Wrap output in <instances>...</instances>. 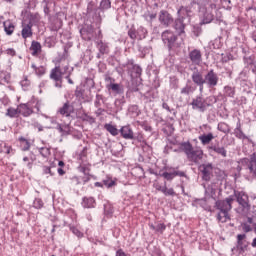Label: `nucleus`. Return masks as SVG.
<instances>
[{
    "label": "nucleus",
    "mask_w": 256,
    "mask_h": 256,
    "mask_svg": "<svg viewBox=\"0 0 256 256\" xmlns=\"http://www.w3.org/2000/svg\"><path fill=\"white\" fill-rule=\"evenodd\" d=\"M235 199L244 209L250 207L248 194L245 193V191L234 189L232 195H228L225 199H217V201H215V207L219 209L217 213L218 221L225 222L227 219H231L229 211H231Z\"/></svg>",
    "instance_id": "1"
},
{
    "label": "nucleus",
    "mask_w": 256,
    "mask_h": 256,
    "mask_svg": "<svg viewBox=\"0 0 256 256\" xmlns=\"http://www.w3.org/2000/svg\"><path fill=\"white\" fill-rule=\"evenodd\" d=\"M149 173L156 175V177H163L165 179L163 185H160V183H154V187L164 195H171L172 197L177 195V193L173 187H167V181H173L177 175L179 177H188L185 171H181L179 167H172L171 165H164V167L159 171H155V169L150 168Z\"/></svg>",
    "instance_id": "2"
},
{
    "label": "nucleus",
    "mask_w": 256,
    "mask_h": 256,
    "mask_svg": "<svg viewBox=\"0 0 256 256\" xmlns=\"http://www.w3.org/2000/svg\"><path fill=\"white\" fill-rule=\"evenodd\" d=\"M198 11L202 16V23L209 25L210 23H222L223 13L214 5L211 0H197Z\"/></svg>",
    "instance_id": "3"
},
{
    "label": "nucleus",
    "mask_w": 256,
    "mask_h": 256,
    "mask_svg": "<svg viewBox=\"0 0 256 256\" xmlns=\"http://www.w3.org/2000/svg\"><path fill=\"white\" fill-rule=\"evenodd\" d=\"M191 79L194 85L199 88L200 93H204L205 85L210 89H214L219 83V75L214 69H209L204 75L203 71H199L197 67H194Z\"/></svg>",
    "instance_id": "4"
},
{
    "label": "nucleus",
    "mask_w": 256,
    "mask_h": 256,
    "mask_svg": "<svg viewBox=\"0 0 256 256\" xmlns=\"http://www.w3.org/2000/svg\"><path fill=\"white\" fill-rule=\"evenodd\" d=\"M119 134L123 139L131 140L133 143H141L142 149L150 151L152 147L147 143L143 133L141 131H137L136 133L133 131L132 125H122L119 129Z\"/></svg>",
    "instance_id": "5"
},
{
    "label": "nucleus",
    "mask_w": 256,
    "mask_h": 256,
    "mask_svg": "<svg viewBox=\"0 0 256 256\" xmlns=\"http://www.w3.org/2000/svg\"><path fill=\"white\" fill-rule=\"evenodd\" d=\"M161 39L163 41L164 47H166L170 53H175L178 51V49H181L183 45V39H180L177 33H175V31H171L170 29L163 31Z\"/></svg>",
    "instance_id": "6"
},
{
    "label": "nucleus",
    "mask_w": 256,
    "mask_h": 256,
    "mask_svg": "<svg viewBox=\"0 0 256 256\" xmlns=\"http://www.w3.org/2000/svg\"><path fill=\"white\" fill-rule=\"evenodd\" d=\"M77 170L83 175H70L69 182L70 185H86L91 181V163L80 162Z\"/></svg>",
    "instance_id": "7"
},
{
    "label": "nucleus",
    "mask_w": 256,
    "mask_h": 256,
    "mask_svg": "<svg viewBox=\"0 0 256 256\" xmlns=\"http://www.w3.org/2000/svg\"><path fill=\"white\" fill-rule=\"evenodd\" d=\"M35 109L37 113H40L41 103L36 97H32L27 103H19V115L23 117H30L32 113H35Z\"/></svg>",
    "instance_id": "8"
},
{
    "label": "nucleus",
    "mask_w": 256,
    "mask_h": 256,
    "mask_svg": "<svg viewBox=\"0 0 256 256\" xmlns=\"http://www.w3.org/2000/svg\"><path fill=\"white\" fill-rule=\"evenodd\" d=\"M104 81L106 82V88L113 95H122L125 91L123 83H116V79L111 77L110 73L104 74Z\"/></svg>",
    "instance_id": "9"
},
{
    "label": "nucleus",
    "mask_w": 256,
    "mask_h": 256,
    "mask_svg": "<svg viewBox=\"0 0 256 256\" xmlns=\"http://www.w3.org/2000/svg\"><path fill=\"white\" fill-rule=\"evenodd\" d=\"M184 150L188 159H191L192 161H194V163H197V161L203 159V149H194L191 141H186V144H184Z\"/></svg>",
    "instance_id": "10"
},
{
    "label": "nucleus",
    "mask_w": 256,
    "mask_h": 256,
    "mask_svg": "<svg viewBox=\"0 0 256 256\" xmlns=\"http://www.w3.org/2000/svg\"><path fill=\"white\" fill-rule=\"evenodd\" d=\"M81 38L84 41H92L95 37V27L93 23H83L78 26Z\"/></svg>",
    "instance_id": "11"
},
{
    "label": "nucleus",
    "mask_w": 256,
    "mask_h": 256,
    "mask_svg": "<svg viewBox=\"0 0 256 256\" xmlns=\"http://www.w3.org/2000/svg\"><path fill=\"white\" fill-rule=\"evenodd\" d=\"M147 35L148 31L146 27H143L142 25L138 27V29L135 28V25H132L130 29H128V37L133 41H136V39L142 41L143 39H146Z\"/></svg>",
    "instance_id": "12"
},
{
    "label": "nucleus",
    "mask_w": 256,
    "mask_h": 256,
    "mask_svg": "<svg viewBox=\"0 0 256 256\" xmlns=\"http://www.w3.org/2000/svg\"><path fill=\"white\" fill-rule=\"evenodd\" d=\"M178 13L182 14L183 23H186L188 25L192 21V17H194L195 13L193 11V3H190L189 5H181L178 8Z\"/></svg>",
    "instance_id": "13"
},
{
    "label": "nucleus",
    "mask_w": 256,
    "mask_h": 256,
    "mask_svg": "<svg viewBox=\"0 0 256 256\" xmlns=\"http://www.w3.org/2000/svg\"><path fill=\"white\" fill-rule=\"evenodd\" d=\"M128 75L132 77V79L141 77L143 73V69L140 65H137L134 59H128L126 62Z\"/></svg>",
    "instance_id": "14"
},
{
    "label": "nucleus",
    "mask_w": 256,
    "mask_h": 256,
    "mask_svg": "<svg viewBox=\"0 0 256 256\" xmlns=\"http://www.w3.org/2000/svg\"><path fill=\"white\" fill-rule=\"evenodd\" d=\"M50 79L55 82V87L62 88L63 87V73L61 65L56 63L55 67L50 71Z\"/></svg>",
    "instance_id": "15"
},
{
    "label": "nucleus",
    "mask_w": 256,
    "mask_h": 256,
    "mask_svg": "<svg viewBox=\"0 0 256 256\" xmlns=\"http://www.w3.org/2000/svg\"><path fill=\"white\" fill-rule=\"evenodd\" d=\"M198 169L202 173L203 181H211L214 169L213 163H202Z\"/></svg>",
    "instance_id": "16"
},
{
    "label": "nucleus",
    "mask_w": 256,
    "mask_h": 256,
    "mask_svg": "<svg viewBox=\"0 0 256 256\" xmlns=\"http://www.w3.org/2000/svg\"><path fill=\"white\" fill-rule=\"evenodd\" d=\"M208 151H214V153H217L222 157H227V149L219 139H215L208 145Z\"/></svg>",
    "instance_id": "17"
},
{
    "label": "nucleus",
    "mask_w": 256,
    "mask_h": 256,
    "mask_svg": "<svg viewBox=\"0 0 256 256\" xmlns=\"http://www.w3.org/2000/svg\"><path fill=\"white\" fill-rule=\"evenodd\" d=\"M177 15H178V17L174 21L173 28L176 31V35L179 37V39H181V35H183L185 33L187 23H184V18H183L182 13H178V11H177Z\"/></svg>",
    "instance_id": "18"
},
{
    "label": "nucleus",
    "mask_w": 256,
    "mask_h": 256,
    "mask_svg": "<svg viewBox=\"0 0 256 256\" xmlns=\"http://www.w3.org/2000/svg\"><path fill=\"white\" fill-rule=\"evenodd\" d=\"M96 47L98 49V53L96 54L97 59H103L104 55H109L111 53V47L109 43L106 41H96Z\"/></svg>",
    "instance_id": "19"
},
{
    "label": "nucleus",
    "mask_w": 256,
    "mask_h": 256,
    "mask_svg": "<svg viewBox=\"0 0 256 256\" xmlns=\"http://www.w3.org/2000/svg\"><path fill=\"white\" fill-rule=\"evenodd\" d=\"M86 15L87 17H92L96 23H99V6L95 1H89Z\"/></svg>",
    "instance_id": "20"
},
{
    "label": "nucleus",
    "mask_w": 256,
    "mask_h": 256,
    "mask_svg": "<svg viewBox=\"0 0 256 256\" xmlns=\"http://www.w3.org/2000/svg\"><path fill=\"white\" fill-rule=\"evenodd\" d=\"M112 7L111 0H101L98 6V23H102L103 17H105V11H109Z\"/></svg>",
    "instance_id": "21"
},
{
    "label": "nucleus",
    "mask_w": 256,
    "mask_h": 256,
    "mask_svg": "<svg viewBox=\"0 0 256 256\" xmlns=\"http://www.w3.org/2000/svg\"><path fill=\"white\" fill-rule=\"evenodd\" d=\"M159 21L161 25L165 27H170L174 23V17L166 9H162L159 14Z\"/></svg>",
    "instance_id": "22"
},
{
    "label": "nucleus",
    "mask_w": 256,
    "mask_h": 256,
    "mask_svg": "<svg viewBox=\"0 0 256 256\" xmlns=\"http://www.w3.org/2000/svg\"><path fill=\"white\" fill-rule=\"evenodd\" d=\"M190 105L192 109L200 111L201 113H205L206 106H205V99H203V95H196L194 99H192Z\"/></svg>",
    "instance_id": "23"
},
{
    "label": "nucleus",
    "mask_w": 256,
    "mask_h": 256,
    "mask_svg": "<svg viewBox=\"0 0 256 256\" xmlns=\"http://www.w3.org/2000/svg\"><path fill=\"white\" fill-rule=\"evenodd\" d=\"M63 27V20L57 15L49 16V28L51 31H59Z\"/></svg>",
    "instance_id": "24"
},
{
    "label": "nucleus",
    "mask_w": 256,
    "mask_h": 256,
    "mask_svg": "<svg viewBox=\"0 0 256 256\" xmlns=\"http://www.w3.org/2000/svg\"><path fill=\"white\" fill-rule=\"evenodd\" d=\"M245 237H247L246 233L237 234V248L239 249V253H245L248 249L249 241H246Z\"/></svg>",
    "instance_id": "25"
},
{
    "label": "nucleus",
    "mask_w": 256,
    "mask_h": 256,
    "mask_svg": "<svg viewBox=\"0 0 256 256\" xmlns=\"http://www.w3.org/2000/svg\"><path fill=\"white\" fill-rule=\"evenodd\" d=\"M81 205L85 209H93L97 207V199H95V197H93L92 195H85L84 197H82Z\"/></svg>",
    "instance_id": "26"
},
{
    "label": "nucleus",
    "mask_w": 256,
    "mask_h": 256,
    "mask_svg": "<svg viewBox=\"0 0 256 256\" xmlns=\"http://www.w3.org/2000/svg\"><path fill=\"white\" fill-rule=\"evenodd\" d=\"M74 112H75V107L70 103V101H66L62 105V107L58 109V113H60V115H65V117H70Z\"/></svg>",
    "instance_id": "27"
},
{
    "label": "nucleus",
    "mask_w": 256,
    "mask_h": 256,
    "mask_svg": "<svg viewBox=\"0 0 256 256\" xmlns=\"http://www.w3.org/2000/svg\"><path fill=\"white\" fill-rule=\"evenodd\" d=\"M253 56L248 54V57H243V63H244V69L240 72V76L246 77L247 75V69H250L252 71V66H253Z\"/></svg>",
    "instance_id": "28"
},
{
    "label": "nucleus",
    "mask_w": 256,
    "mask_h": 256,
    "mask_svg": "<svg viewBox=\"0 0 256 256\" xmlns=\"http://www.w3.org/2000/svg\"><path fill=\"white\" fill-rule=\"evenodd\" d=\"M21 36L23 39H28L29 37H33V29H32L30 18L28 23H22Z\"/></svg>",
    "instance_id": "29"
},
{
    "label": "nucleus",
    "mask_w": 256,
    "mask_h": 256,
    "mask_svg": "<svg viewBox=\"0 0 256 256\" xmlns=\"http://www.w3.org/2000/svg\"><path fill=\"white\" fill-rule=\"evenodd\" d=\"M219 97H223L222 93H218V95H208L204 99L205 111H207L208 107H213L217 101H219Z\"/></svg>",
    "instance_id": "30"
},
{
    "label": "nucleus",
    "mask_w": 256,
    "mask_h": 256,
    "mask_svg": "<svg viewBox=\"0 0 256 256\" xmlns=\"http://www.w3.org/2000/svg\"><path fill=\"white\" fill-rule=\"evenodd\" d=\"M3 27H4V32L6 33V35L11 36V35H13V33L17 27V24L14 23V21H12L11 19H7L6 21H4Z\"/></svg>",
    "instance_id": "31"
},
{
    "label": "nucleus",
    "mask_w": 256,
    "mask_h": 256,
    "mask_svg": "<svg viewBox=\"0 0 256 256\" xmlns=\"http://www.w3.org/2000/svg\"><path fill=\"white\" fill-rule=\"evenodd\" d=\"M189 58L192 61V63H196L199 65L202 61V53L199 49H193L189 53Z\"/></svg>",
    "instance_id": "32"
},
{
    "label": "nucleus",
    "mask_w": 256,
    "mask_h": 256,
    "mask_svg": "<svg viewBox=\"0 0 256 256\" xmlns=\"http://www.w3.org/2000/svg\"><path fill=\"white\" fill-rule=\"evenodd\" d=\"M30 51H31V55H33V57H36L37 55L42 53L41 43L39 41H32L31 45H30Z\"/></svg>",
    "instance_id": "33"
},
{
    "label": "nucleus",
    "mask_w": 256,
    "mask_h": 256,
    "mask_svg": "<svg viewBox=\"0 0 256 256\" xmlns=\"http://www.w3.org/2000/svg\"><path fill=\"white\" fill-rule=\"evenodd\" d=\"M198 139H200L202 145H211V143L213 142L214 139V135L212 132L210 133H203L202 135H199Z\"/></svg>",
    "instance_id": "34"
},
{
    "label": "nucleus",
    "mask_w": 256,
    "mask_h": 256,
    "mask_svg": "<svg viewBox=\"0 0 256 256\" xmlns=\"http://www.w3.org/2000/svg\"><path fill=\"white\" fill-rule=\"evenodd\" d=\"M223 95L224 97L234 98L236 95V87L232 85H225L223 87Z\"/></svg>",
    "instance_id": "35"
},
{
    "label": "nucleus",
    "mask_w": 256,
    "mask_h": 256,
    "mask_svg": "<svg viewBox=\"0 0 256 256\" xmlns=\"http://www.w3.org/2000/svg\"><path fill=\"white\" fill-rule=\"evenodd\" d=\"M190 83L191 79H188L186 85L180 90L181 95H190V93H194L196 87H193Z\"/></svg>",
    "instance_id": "36"
},
{
    "label": "nucleus",
    "mask_w": 256,
    "mask_h": 256,
    "mask_svg": "<svg viewBox=\"0 0 256 256\" xmlns=\"http://www.w3.org/2000/svg\"><path fill=\"white\" fill-rule=\"evenodd\" d=\"M104 129H106V131H108L114 137L120 133V129H118L117 125H113V123H105Z\"/></svg>",
    "instance_id": "37"
},
{
    "label": "nucleus",
    "mask_w": 256,
    "mask_h": 256,
    "mask_svg": "<svg viewBox=\"0 0 256 256\" xmlns=\"http://www.w3.org/2000/svg\"><path fill=\"white\" fill-rule=\"evenodd\" d=\"M223 47V37H216L209 42L210 49H221Z\"/></svg>",
    "instance_id": "38"
},
{
    "label": "nucleus",
    "mask_w": 256,
    "mask_h": 256,
    "mask_svg": "<svg viewBox=\"0 0 256 256\" xmlns=\"http://www.w3.org/2000/svg\"><path fill=\"white\" fill-rule=\"evenodd\" d=\"M18 141L20 142V148L22 151H29L31 147L29 139H26V137H23V135H21L20 137H18Z\"/></svg>",
    "instance_id": "39"
},
{
    "label": "nucleus",
    "mask_w": 256,
    "mask_h": 256,
    "mask_svg": "<svg viewBox=\"0 0 256 256\" xmlns=\"http://www.w3.org/2000/svg\"><path fill=\"white\" fill-rule=\"evenodd\" d=\"M202 25H206V23H202V19L200 23L193 25L192 27V33L195 37H200L203 33Z\"/></svg>",
    "instance_id": "40"
},
{
    "label": "nucleus",
    "mask_w": 256,
    "mask_h": 256,
    "mask_svg": "<svg viewBox=\"0 0 256 256\" xmlns=\"http://www.w3.org/2000/svg\"><path fill=\"white\" fill-rule=\"evenodd\" d=\"M218 131H221L222 133L228 134L231 133V127L226 123L225 121H220L217 125Z\"/></svg>",
    "instance_id": "41"
},
{
    "label": "nucleus",
    "mask_w": 256,
    "mask_h": 256,
    "mask_svg": "<svg viewBox=\"0 0 256 256\" xmlns=\"http://www.w3.org/2000/svg\"><path fill=\"white\" fill-rule=\"evenodd\" d=\"M6 115L8 117H11V118L19 117V115H20V105H18L16 109H15V107H8V109L6 111Z\"/></svg>",
    "instance_id": "42"
},
{
    "label": "nucleus",
    "mask_w": 256,
    "mask_h": 256,
    "mask_svg": "<svg viewBox=\"0 0 256 256\" xmlns=\"http://www.w3.org/2000/svg\"><path fill=\"white\" fill-rule=\"evenodd\" d=\"M113 213H114V207L112 205V203H104V215L108 218L113 217Z\"/></svg>",
    "instance_id": "43"
},
{
    "label": "nucleus",
    "mask_w": 256,
    "mask_h": 256,
    "mask_svg": "<svg viewBox=\"0 0 256 256\" xmlns=\"http://www.w3.org/2000/svg\"><path fill=\"white\" fill-rule=\"evenodd\" d=\"M80 109L83 110L82 115H80V119H82V121H88L89 123H95V117L86 113V111L83 109V105L81 103H80Z\"/></svg>",
    "instance_id": "44"
},
{
    "label": "nucleus",
    "mask_w": 256,
    "mask_h": 256,
    "mask_svg": "<svg viewBox=\"0 0 256 256\" xmlns=\"http://www.w3.org/2000/svg\"><path fill=\"white\" fill-rule=\"evenodd\" d=\"M125 103H126V99H125L124 93H122L121 97H117V99H115L116 109H118L119 111H122Z\"/></svg>",
    "instance_id": "45"
},
{
    "label": "nucleus",
    "mask_w": 256,
    "mask_h": 256,
    "mask_svg": "<svg viewBox=\"0 0 256 256\" xmlns=\"http://www.w3.org/2000/svg\"><path fill=\"white\" fill-rule=\"evenodd\" d=\"M143 18L149 25H152V22L157 19V12L151 13L150 11H146L143 15Z\"/></svg>",
    "instance_id": "46"
},
{
    "label": "nucleus",
    "mask_w": 256,
    "mask_h": 256,
    "mask_svg": "<svg viewBox=\"0 0 256 256\" xmlns=\"http://www.w3.org/2000/svg\"><path fill=\"white\" fill-rule=\"evenodd\" d=\"M56 43H57V39L54 36L46 37L44 41L45 47H48L49 49H51L52 47H55Z\"/></svg>",
    "instance_id": "47"
},
{
    "label": "nucleus",
    "mask_w": 256,
    "mask_h": 256,
    "mask_svg": "<svg viewBox=\"0 0 256 256\" xmlns=\"http://www.w3.org/2000/svg\"><path fill=\"white\" fill-rule=\"evenodd\" d=\"M166 227L167 225L165 223H157V225H154V223H150V228L154 229L159 233H164Z\"/></svg>",
    "instance_id": "48"
},
{
    "label": "nucleus",
    "mask_w": 256,
    "mask_h": 256,
    "mask_svg": "<svg viewBox=\"0 0 256 256\" xmlns=\"http://www.w3.org/2000/svg\"><path fill=\"white\" fill-rule=\"evenodd\" d=\"M75 95L84 101H89V97H86L85 95V89H82L81 87H76Z\"/></svg>",
    "instance_id": "49"
},
{
    "label": "nucleus",
    "mask_w": 256,
    "mask_h": 256,
    "mask_svg": "<svg viewBox=\"0 0 256 256\" xmlns=\"http://www.w3.org/2000/svg\"><path fill=\"white\" fill-rule=\"evenodd\" d=\"M42 173L43 175H47V177L55 175V171H53L51 165H43L42 166Z\"/></svg>",
    "instance_id": "50"
},
{
    "label": "nucleus",
    "mask_w": 256,
    "mask_h": 256,
    "mask_svg": "<svg viewBox=\"0 0 256 256\" xmlns=\"http://www.w3.org/2000/svg\"><path fill=\"white\" fill-rule=\"evenodd\" d=\"M32 69H34L36 75L42 76L45 75L46 73V69L43 66L37 67V65L35 63L31 64Z\"/></svg>",
    "instance_id": "51"
},
{
    "label": "nucleus",
    "mask_w": 256,
    "mask_h": 256,
    "mask_svg": "<svg viewBox=\"0 0 256 256\" xmlns=\"http://www.w3.org/2000/svg\"><path fill=\"white\" fill-rule=\"evenodd\" d=\"M128 111H129V113H131V115H133V117H137L141 113L138 105H130L128 107Z\"/></svg>",
    "instance_id": "52"
},
{
    "label": "nucleus",
    "mask_w": 256,
    "mask_h": 256,
    "mask_svg": "<svg viewBox=\"0 0 256 256\" xmlns=\"http://www.w3.org/2000/svg\"><path fill=\"white\" fill-rule=\"evenodd\" d=\"M68 226L72 233H74V235H76L77 237H84L83 231L78 229V227H75V225H72L71 223H69Z\"/></svg>",
    "instance_id": "53"
},
{
    "label": "nucleus",
    "mask_w": 256,
    "mask_h": 256,
    "mask_svg": "<svg viewBox=\"0 0 256 256\" xmlns=\"http://www.w3.org/2000/svg\"><path fill=\"white\" fill-rule=\"evenodd\" d=\"M45 203L41 197H35L33 201V207L36 209H42L44 207Z\"/></svg>",
    "instance_id": "54"
},
{
    "label": "nucleus",
    "mask_w": 256,
    "mask_h": 256,
    "mask_svg": "<svg viewBox=\"0 0 256 256\" xmlns=\"http://www.w3.org/2000/svg\"><path fill=\"white\" fill-rule=\"evenodd\" d=\"M71 133V127L70 125H67L66 123H61V135L67 136Z\"/></svg>",
    "instance_id": "55"
},
{
    "label": "nucleus",
    "mask_w": 256,
    "mask_h": 256,
    "mask_svg": "<svg viewBox=\"0 0 256 256\" xmlns=\"http://www.w3.org/2000/svg\"><path fill=\"white\" fill-rule=\"evenodd\" d=\"M65 59H68L67 44L63 47V53L58 55L57 61L58 63H61V61H64Z\"/></svg>",
    "instance_id": "56"
},
{
    "label": "nucleus",
    "mask_w": 256,
    "mask_h": 256,
    "mask_svg": "<svg viewBox=\"0 0 256 256\" xmlns=\"http://www.w3.org/2000/svg\"><path fill=\"white\" fill-rule=\"evenodd\" d=\"M138 51L141 57H146L151 51V47H143L142 45H138Z\"/></svg>",
    "instance_id": "57"
},
{
    "label": "nucleus",
    "mask_w": 256,
    "mask_h": 256,
    "mask_svg": "<svg viewBox=\"0 0 256 256\" xmlns=\"http://www.w3.org/2000/svg\"><path fill=\"white\" fill-rule=\"evenodd\" d=\"M106 185V187L111 188L114 185H117V181L115 179H112L111 177H107L106 179H103V186Z\"/></svg>",
    "instance_id": "58"
},
{
    "label": "nucleus",
    "mask_w": 256,
    "mask_h": 256,
    "mask_svg": "<svg viewBox=\"0 0 256 256\" xmlns=\"http://www.w3.org/2000/svg\"><path fill=\"white\" fill-rule=\"evenodd\" d=\"M37 155L33 153V151H30L29 153V162L27 163L28 169H32L34 161H36Z\"/></svg>",
    "instance_id": "59"
},
{
    "label": "nucleus",
    "mask_w": 256,
    "mask_h": 256,
    "mask_svg": "<svg viewBox=\"0 0 256 256\" xmlns=\"http://www.w3.org/2000/svg\"><path fill=\"white\" fill-rule=\"evenodd\" d=\"M150 253L152 256H165V254H163L161 248H158V246H153L150 249Z\"/></svg>",
    "instance_id": "60"
},
{
    "label": "nucleus",
    "mask_w": 256,
    "mask_h": 256,
    "mask_svg": "<svg viewBox=\"0 0 256 256\" xmlns=\"http://www.w3.org/2000/svg\"><path fill=\"white\" fill-rule=\"evenodd\" d=\"M0 78L1 81H4V83H11V73H8L7 71L0 73Z\"/></svg>",
    "instance_id": "61"
},
{
    "label": "nucleus",
    "mask_w": 256,
    "mask_h": 256,
    "mask_svg": "<svg viewBox=\"0 0 256 256\" xmlns=\"http://www.w3.org/2000/svg\"><path fill=\"white\" fill-rule=\"evenodd\" d=\"M39 153L42 155V157L47 158L49 155H51V149L49 147H40Z\"/></svg>",
    "instance_id": "62"
},
{
    "label": "nucleus",
    "mask_w": 256,
    "mask_h": 256,
    "mask_svg": "<svg viewBox=\"0 0 256 256\" xmlns=\"http://www.w3.org/2000/svg\"><path fill=\"white\" fill-rule=\"evenodd\" d=\"M138 125H140V127L145 131H153V127L148 123V121H138Z\"/></svg>",
    "instance_id": "63"
},
{
    "label": "nucleus",
    "mask_w": 256,
    "mask_h": 256,
    "mask_svg": "<svg viewBox=\"0 0 256 256\" xmlns=\"http://www.w3.org/2000/svg\"><path fill=\"white\" fill-rule=\"evenodd\" d=\"M160 85H161L160 77L158 73H155V76L152 80V87H154V89H158Z\"/></svg>",
    "instance_id": "64"
}]
</instances>
